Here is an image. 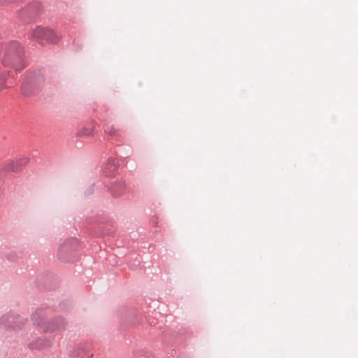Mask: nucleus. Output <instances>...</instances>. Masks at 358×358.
I'll return each mask as SVG.
<instances>
[{
    "label": "nucleus",
    "instance_id": "3",
    "mask_svg": "<svg viewBox=\"0 0 358 358\" xmlns=\"http://www.w3.org/2000/svg\"><path fill=\"white\" fill-rule=\"evenodd\" d=\"M21 56L18 52H8L3 60L6 65L13 64L15 66L16 69H19L18 63L21 62Z\"/></svg>",
    "mask_w": 358,
    "mask_h": 358
},
{
    "label": "nucleus",
    "instance_id": "10",
    "mask_svg": "<svg viewBox=\"0 0 358 358\" xmlns=\"http://www.w3.org/2000/svg\"><path fill=\"white\" fill-rule=\"evenodd\" d=\"M3 87V86L1 85L0 86V90Z\"/></svg>",
    "mask_w": 358,
    "mask_h": 358
},
{
    "label": "nucleus",
    "instance_id": "7",
    "mask_svg": "<svg viewBox=\"0 0 358 358\" xmlns=\"http://www.w3.org/2000/svg\"><path fill=\"white\" fill-rule=\"evenodd\" d=\"M13 46L15 48H17V47H19V45H18V43H14L13 44Z\"/></svg>",
    "mask_w": 358,
    "mask_h": 358
},
{
    "label": "nucleus",
    "instance_id": "5",
    "mask_svg": "<svg viewBox=\"0 0 358 358\" xmlns=\"http://www.w3.org/2000/svg\"><path fill=\"white\" fill-rule=\"evenodd\" d=\"M106 132L112 136H115L117 134V129L115 128H114L113 127H108L107 129L106 130Z\"/></svg>",
    "mask_w": 358,
    "mask_h": 358
},
{
    "label": "nucleus",
    "instance_id": "9",
    "mask_svg": "<svg viewBox=\"0 0 358 358\" xmlns=\"http://www.w3.org/2000/svg\"><path fill=\"white\" fill-rule=\"evenodd\" d=\"M13 171H18V169H14V168H13Z\"/></svg>",
    "mask_w": 358,
    "mask_h": 358
},
{
    "label": "nucleus",
    "instance_id": "1",
    "mask_svg": "<svg viewBox=\"0 0 358 358\" xmlns=\"http://www.w3.org/2000/svg\"><path fill=\"white\" fill-rule=\"evenodd\" d=\"M32 36L39 43H56L58 41V37L56 34L50 29L42 27H37L33 30Z\"/></svg>",
    "mask_w": 358,
    "mask_h": 358
},
{
    "label": "nucleus",
    "instance_id": "6",
    "mask_svg": "<svg viewBox=\"0 0 358 358\" xmlns=\"http://www.w3.org/2000/svg\"><path fill=\"white\" fill-rule=\"evenodd\" d=\"M64 328H65V324H63L62 327H58V328H55L54 327H45L43 328V330L45 331H55L56 330L63 329Z\"/></svg>",
    "mask_w": 358,
    "mask_h": 358
},
{
    "label": "nucleus",
    "instance_id": "8",
    "mask_svg": "<svg viewBox=\"0 0 358 358\" xmlns=\"http://www.w3.org/2000/svg\"><path fill=\"white\" fill-rule=\"evenodd\" d=\"M61 253H62V250H59V257H60V258H62V257H61V256H62V254H61Z\"/></svg>",
    "mask_w": 358,
    "mask_h": 358
},
{
    "label": "nucleus",
    "instance_id": "2",
    "mask_svg": "<svg viewBox=\"0 0 358 358\" xmlns=\"http://www.w3.org/2000/svg\"><path fill=\"white\" fill-rule=\"evenodd\" d=\"M24 324V320L19 315H6L0 317V325L13 329L21 328Z\"/></svg>",
    "mask_w": 358,
    "mask_h": 358
},
{
    "label": "nucleus",
    "instance_id": "4",
    "mask_svg": "<svg viewBox=\"0 0 358 358\" xmlns=\"http://www.w3.org/2000/svg\"><path fill=\"white\" fill-rule=\"evenodd\" d=\"M93 131H94V127H85V128H83L78 133V135L80 136H92V134H93Z\"/></svg>",
    "mask_w": 358,
    "mask_h": 358
}]
</instances>
